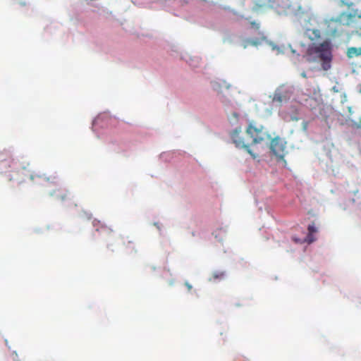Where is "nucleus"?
I'll list each match as a JSON object with an SVG mask.
<instances>
[{
	"instance_id": "obj_21",
	"label": "nucleus",
	"mask_w": 361,
	"mask_h": 361,
	"mask_svg": "<svg viewBox=\"0 0 361 361\" xmlns=\"http://www.w3.org/2000/svg\"><path fill=\"white\" fill-rule=\"evenodd\" d=\"M358 1L361 3V0H358Z\"/></svg>"
},
{
	"instance_id": "obj_5",
	"label": "nucleus",
	"mask_w": 361,
	"mask_h": 361,
	"mask_svg": "<svg viewBox=\"0 0 361 361\" xmlns=\"http://www.w3.org/2000/svg\"><path fill=\"white\" fill-rule=\"evenodd\" d=\"M292 7L290 0H256L253 10L258 11L267 8H281L288 9Z\"/></svg>"
},
{
	"instance_id": "obj_6",
	"label": "nucleus",
	"mask_w": 361,
	"mask_h": 361,
	"mask_svg": "<svg viewBox=\"0 0 361 361\" xmlns=\"http://www.w3.org/2000/svg\"><path fill=\"white\" fill-rule=\"evenodd\" d=\"M270 149L279 160H283L286 162L284 157L287 154L286 142L283 138L276 136L271 139Z\"/></svg>"
},
{
	"instance_id": "obj_18",
	"label": "nucleus",
	"mask_w": 361,
	"mask_h": 361,
	"mask_svg": "<svg viewBox=\"0 0 361 361\" xmlns=\"http://www.w3.org/2000/svg\"><path fill=\"white\" fill-rule=\"evenodd\" d=\"M185 286L187 287L188 290L190 291L192 290V286L188 283V282H185Z\"/></svg>"
},
{
	"instance_id": "obj_11",
	"label": "nucleus",
	"mask_w": 361,
	"mask_h": 361,
	"mask_svg": "<svg viewBox=\"0 0 361 361\" xmlns=\"http://www.w3.org/2000/svg\"><path fill=\"white\" fill-rule=\"evenodd\" d=\"M308 234L307 235L306 241L308 243H311L315 240V238L313 234L317 232V228L315 227L314 224H310L307 228Z\"/></svg>"
},
{
	"instance_id": "obj_17",
	"label": "nucleus",
	"mask_w": 361,
	"mask_h": 361,
	"mask_svg": "<svg viewBox=\"0 0 361 361\" xmlns=\"http://www.w3.org/2000/svg\"><path fill=\"white\" fill-rule=\"evenodd\" d=\"M219 87H220V85H219L218 82H214V83L213 84V88H214L215 90H218Z\"/></svg>"
},
{
	"instance_id": "obj_9",
	"label": "nucleus",
	"mask_w": 361,
	"mask_h": 361,
	"mask_svg": "<svg viewBox=\"0 0 361 361\" xmlns=\"http://www.w3.org/2000/svg\"><path fill=\"white\" fill-rule=\"evenodd\" d=\"M94 226L96 227V231L102 235L109 236L113 232V230L109 226L102 224L99 221L97 224L94 223Z\"/></svg>"
},
{
	"instance_id": "obj_13",
	"label": "nucleus",
	"mask_w": 361,
	"mask_h": 361,
	"mask_svg": "<svg viewBox=\"0 0 361 361\" xmlns=\"http://www.w3.org/2000/svg\"><path fill=\"white\" fill-rule=\"evenodd\" d=\"M288 100V98L286 96L283 94L281 92H276L273 98L274 102H276L278 103H282L283 102H286Z\"/></svg>"
},
{
	"instance_id": "obj_14",
	"label": "nucleus",
	"mask_w": 361,
	"mask_h": 361,
	"mask_svg": "<svg viewBox=\"0 0 361 361\" xmlns=\"http://www.w3.org/2000/svg\"><path fill=\"white\" fill-rule=\"evenodd\" d=\"M225 277V272L224 271H215L212 274V278L210 280H221Z\"/></svg>"
},
{
	"instance_id": "obj_10",
	"label": "nucleus",
	"mask_w": 361,
	"mask_h": 361,
	"mask_svg": "<svg viewBox=\"0 0 361 361\" xmlns=\"http://www.w3.org/2000/svg\"><path fill=\"white\" fill-rule=\"evenodd\" d=\"M306 35L312 41H317L322 37L321 31L317 29H307L306 31Z\"/></svg>"
},
{
	"instance_id": "obj_15",
	"label": "nucleus",
	"mask_w": 361,
	"mask_h": 361,
	"mask_svg": "<svg viewBox=\"0 0 361 361\" xmlns=\"http://www.w3.org/2000/svg\"><path fill=\"white\" fill-rule=\"evenodd\" d=\"M339 5L341 6H345L348 8H351L355 6V3L351 1H347V0H341L339 2Z\"/></svg>"
},
{
	"instance_id": "obj_20",
	"label": "nucleus",
	"mask_w": 361,
	"mask_h": 361,
	"mask_svg": "<svg viewBox=\"0 0 361 361\" xmlns=\"http://www.w3.org/2000/svg\"><path fill=\"white\" fill-rule=\"evenodd\" d=\"M302 76L305 78V77H306L305 73H303V74H302Z\"/></svg>"
},
{
	"instance_id": "obj_4",
	"label": "nucleus",
	"mask_w": 361,
	"mask_h": 361,
	"mask_svg": "<svg viewBox=\"0 0 361 361\" xmlns=\"http://www.w3.org/2000/svg\"><path fill=\"white\" fill-rule=\"evenodd\" d=\"M245 131L247 135L252 139V144L261 143L271 138L269 131L262 125L255 121L250 122Z\"/></svg>"
},
{
	"instance_id": "obj_16",
	"label": "nucleus",
	"mask_w": 361,
	"mask_h": 361,
	"mask_svg": "<svg viewBox=\"0 0 361 361\" xmlns=\"http://www.w3.org/2000/svg\"><path fill=\"white\" fill-rule=\"evenodd\" d=\"M251 27L254 30H258L259 29V24L256 23L255 21L250 22Z\"/></svg>"
},
{
	"instance_id": "obj_7",
	"label": "nucleus",
	"mask_w": 361,
	"mask_h": 361,
	"mask_svg": "<svg viewBox=\"0 0 361 361\" xmlns=\"http://www.w3.org/2000/svg\"><path fill=\"white\" fill-rule=\"evenodd\" d=\"M242 130L240 128H237L233 130L230 135L233 142L238 148L244 149L252 157L255 159L258 157L256 153H254L250 149V145L245 142L244 138L240 135Z\"/></svg>"
},
{
	"instance_id": "obj_1",
	"label": "nucleus",
	"mask_w": 361,
	"mask_h": 361,
	"mask_svg": "<svg viewBox=\"0 0 361 361\" xmlns=\"http://www.w3.org/2000/svg\"><path fill=\"white\" fill-rule=\"evenodd\" d=\"M29 163L20 164L15 161L11 152L8 149L0 150V173L11 172L13 174L8 177L9 180H16L18 182H23L25 178H29L33 180L35 176L28 168ZM38 178L44 179L42 176L36 175Z\"/></svg>"
},
{
	"instance_id": "obj_19",
	"label": "nucleus",
	"mask_w": 361,
	"mask_h": 361,
	"mask_svg": "<svg viewBox=\"0 0 361 361\" xmlns=\"http://www.w3.org/2000/svg\"><path fill=\"white\" fill-rule=\"evenodd\" d=\"M354 126L356 127L357 128H361V117H360V123H355L354 124Z\"/></svg>"
},
{
	"instance_id": "obj_3",
	"label": "nucleus",
	"mask_w": 361,
	"mask_h": 361,
	"mask_svg": "<svg viewBox=\"0 0 361 361\" xmlns=\"http://www.w3.org/2000/svg\"><path fill=\"white\" fill-rule=\"evenodd\" d=\"M307 55L314 60L320 61L323 70L327 71L331 68L332 44L328 39L320 44L312 43L308 46Z\"/></svg>"
},
{
	"instance_id": "obj_8",
	"label": "nucleus",
	"mask_w": 361,
	"mask_h": 361,
	"mask_svg": "<svg viewBox=\"0 0 361 361\" xmlns=\"http://www.w3.org/2000/svg\"><path fill=\"white\" fill-rule=\"evenodd\" d=\"M50 195L62 202L71 199V194L63 188L59 187L50 192Z\"/></svg>"
},
{
	"instance_id": "obj_2",
	"label": "nucleus",
	"mask_w": 361,
	"mask_h": 361,
	"mask_svg": "<svg viewBox=\"0 0 361 361\" xmlns=\"http://www.w3.org/2000/svg\"><path fill=\"white\" fill-rule=\"evenodd\" d=\"M358 10L353 12H341L337 17L331 18L326 20L328 31L333 36L339 35V31L334 27L336 25H343L355 30V32L361 35V25L358 20H361V13H357Z\"/></svg>"
},
{
	"instance_id": "obj_12",
	"label": "nucleus",
	"mask_w": 361,
	"mask_h": 361,
	"mask_svg": "<svg viewBox=\"0 0 361 361\" xmlns=\"http://www.w3.org/2000/svg\"><path fill=\"white\" fill-rule=\"evenodd\" d=\"M346 55L349 59L361 56V47H349L347 49Z\"/></svg>"
}]
</instances>
